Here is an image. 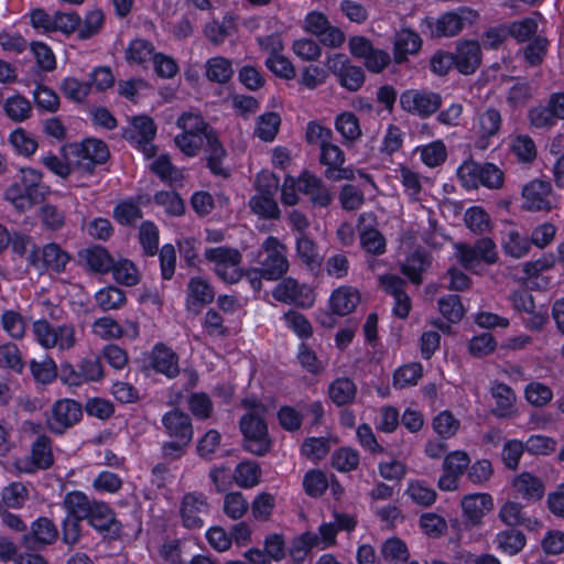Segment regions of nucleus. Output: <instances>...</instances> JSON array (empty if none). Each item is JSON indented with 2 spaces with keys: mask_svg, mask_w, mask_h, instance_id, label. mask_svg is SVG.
Masks as SVG:
<instances>
[{
  "mask_svg": "<svg viewBox=\"0 0 564 564\" xmlns=\"http://www.w3.org/2000/svg\"><path fill=\"white\" fill-rule=\"evenodd\" d=\"M249 411L240 420L243 434V448L257 456H263L271 449V440L264 422L265 406L260 403L243 402Z\"/></svg>",
  "mask_w": 564,
  "mask_h": 564,
  "instance_id": "1",
  "label": "nucleus"
},
{
  "mask_svg": "<svg viewBox=\"0 0 564 564\" xmlns=\"http://www.w3.org/2000/svg\"><path fill=\"white\" fill-rule=\"evenodd\" d=\"M478 19V13L469 8H459L457 11L445 12L438 18H425L423 25L431 39L453 37L459 34L464 23H473Z\"/></svg>",
  "mask_w": 564,
  "mask_h": 564,
  "instance_id": "2",
  "label": "nucleus"
},
{
  "mask_svg": "<svg viewBox=\"0 0 564 564\" xmlns=\"http://www.w3.org/2000/svg\"><path fill=\"white\" fill-rule=\"evenodd\" d=\"M457 175L467 188H477L479 184L488 188H500L503 184V172L492 163L464 162Z\"/></svg>",
  "mask_w": 564,
  "mask_h": 564,
  "instance_id": "3",
  "label": "nucleus"
},
{
  "mask_svg": "<svg viewBox=\"0 0 564 564\" xmlns=\"http://www.w3.org/2000/svg\"><path fill=\"white\" fill-rule=\"evenodd\" d=\"M261 251L265 257L260 261V274L265 280H279L289 270V260L286 258V247L276 237H268Z\"/></svg>",
  "mask_w": 564,
  "mask_h": 564,
  "instance_id": "4",
  "label": "nucleus"
},
{
  "mask_svg": "<svg viewBox=\"0 0 564 564\" xmlns=\"http://www.w3.org/2000/svg\"><path fill=\"white\" fill-rule=\"evenodd\" d=\"M33 332L36 340L45 348L58 347L69 349L75 343V329L72 325L52 327L46 319H39L33 323Z\"/></svg>",
  "mask_w": 564,
  "mask_h": 564,
  "instance_id": "5",
  "label": "nucleus"
},
{
  "mask_svg": "<svg viewBox=\"0 0 564 564\" xmlns=\"http://www.w3.org/2000/svg\"><path fill=\"white\" fill-rule=\"evenodd\" d=\"M442 96L431 90L408 89L400 96L401 108L421 118L435 113L442 106Z\"/></svg>",
  "mask_w": 564,
  "mask_h": 564,
  "instance_id": "6",
  "label": "nucleus"
},
{
  "mask_svg": "<svg viewBox=\"0 0 564 564\" xmlns=\"http://www.w3.org/2000/svg\"><path fill=\"white\" fill-rule=\"evenodd\" d=\"M54 464L52 441L46 435H39L32 443L30 456L15 462V467L21 473L34 474L45 470Z\"/></svg>",
  "mask_w": 564,
  "mask_h": 564,
  "instance_id": "7",
  "label": "nucleus"
},
{
  "mask_svg": "<svg viewBox=\"0 0 564 564\" xmlns=\"http://www.w3.org/2000/svg\"><path fill=\"white\" fill-rule=\"evenodd\" d=\"M83 416L82 404L72 399L57 400L51 408L47 425L51 432L63 434L74 426Z\"/></svg>",
  "mask_w": 564,
  "mask_h": 564,
  "instance_id": "8",
  "label": "nucleus"
},
{
  "mask_svg": "<svg viewBox=\"0 0 564 564\" xmlns=\"http://www.w3.org/2000/svg\"><path fill=\"white\" fill-rule=\"evenodd\" d=\"M319 163L325 165L324 176L333 182L343 180L352 181L355 172L351 167H345V153L332 142L319 144Z\"/></svg>",
  "mask_w": 564,
  "mask_h": 564,
  "instance_id": "9",
  "label": "nucleus"
},
{
  "mask_svg": "<svg viewBox=\"0 0 564 564\" xmlns=\"http://www.w3.org/2000/svg\"><path fill=\"white\" fill-rule=\"evenodd\" d=\"M327 68L334 74L341 87L357 91L365 83V72L360 66L352 65L345 54H335L327 61Z\"/></svg>",
  "mask_w": 564,
  "mask_h": 564,
  "instance_id": "10",
  "label": "nucleus"
},
{
  "mask_svg": "<svg viewBox=\"0 0 564 564\" xmlns=\"http://www.w3.org/2000/svg\"><path fill=\"white\" fill-rule=\"evenodd\" d=\"M377 216L375 213H362L358 217L357 230L362 250L372 256H381L386 252V238L376 228Z\"/></svg>",
  "mask_w": 564,
  "mask_h": 564,
  "instance_id": "11",
  "label": "nucleus"
},
{
  "mask_svg": "<svg viewBox=\"0 0 564 564\" xmlns=\"http://www.w3.org/2000/svg\"><path fill=\"white\" fill-rule=\"evenodd\" d=\"M273 297L282 303L299 307H311L315 302V293L306 284H300L293 278L283 279L274 289Z\"/></svg>",
  "mask_w": 564,
  "mask_h": 564,
  "instance_id": "12",
  "label": "nucleus"
},
{
  "mask_svg": "<svg viewBox=\"0 0 564 564\" xmlns=\"http://www.w3.org/2000/svg\"><path fill=\"white\" fill-rule=\"evenodd\" d=\"M552 185L550 182L533 180L522 188V208L530 212L552 210Z\"/></svg>",
  "mask_w": 564,
  "mask_h": 564,
  "instance_id": "13",
  "label": "nucleus"
},
{
  "mask_svg": "<svg viewBox=\"0 0 564 564\" xmlns=\"http://www.w3.org/2000/svg\"><path fill=\"white\" fill-rule=\"evenodd\" d=\"M209 505L203 495L186 494L182 499L181 517L185 528L195 530L204 525Z\"/></svg>",
  "mask_w": 564,
  "mask_h": 564,
  "instance_id": "14",
  "label": "nucleus"
},
{
  "mask_svg": "<svg viewBox=\"0 0 564 564\" xmlns=\"http://www.w3.org/2000/svg\"><path fill=\"white\" fill-rule=\"evenodd\" d=\"M57 529L52 520L42 517L32 523L31 531L22 536V544L29 550H36L51 544L57 539Z\"/></svg>",
  "mask_w": 564,
  "mask_h": 564,
  "instance_id": "15",
  "label": "nucleus"
},
{
  "mask_svg": "<svg viewBox=\"0 0 564 564\" xmlns=\"http://www.w3.org/2000/svg\"><path fill=\"white\" fill-rule=\"evenodd\" d=\"M162 423L171 438L192 442L194 434L192 420L185 412L174 409L163 415Z\"/></svg>",
  "mask_w": 564,
  "mask_h": 564,
  "instance_id": "16",
  "label": "nucleus"
},
{
  "mask_svg": "<svg viewBox=\"0 0 564 564\" xmlns=\"http://www.w3.org/2000/svg\"><path fill=\"white\" fill-rule=\"evenodd\" d=\"M67 148L78 158L88 161L86 169L89 171H93L96 164L105 163L109 158L107 144L97 139H87L82 143L69 144Z\"/></svg>",
  "mask_w": 564,
  "mask_h": 564,
  "instance_id": "17",
  "label": "nucleus"
},
{
  "mask_svg": "<svg viewBox=\"0 0 564 564\" xmlns=\"http://www.w3.org/2000/svg\"><path fill=\"white\" fill-rule=\"evenodd\" d=\"M455 66L459 73L469 75L476 72L481 62L480 44L477 41H460L454 54Z\"/></svg>",
  "mask_w": 564,
  "mask_h": 564,
  "instance_id": "18",
  "label": "nucleus"
},
{
  "mask_svg": "<svg viewBox=\"0 0 564 564\" xmlns=\"http://www.w3.org/2000/svg\"><path fill=\"white\" fill-rule=\"evenodd\" d=\"M299 189L308 195L315 206L327 207L333 202L332 194L322 178L307 171L303 172L299 178Z\"/></svg>",
  "mask_w": 564,
  "mask_h": 564,
  "instance_id": "19",
  "label": "nucleus"
},
{
  "mask_svg": "<svg viewBox=\"0 0 564 564\" xmlns=\"http://www.w3.org/2000/svg\"><path fill=\"white\" fill-rule=\"evenodd\" d=\"M502 117L498 109L487 108L478 116L479 139L476 142L478 149L485 150L488 147V139L495 137L500 131Z\"/></svg>",
  "mask_w": 564,
  "mask_h": 564,
  "instance_id": "20",
  "label": "nucleus"
},
{
  "mask_svg": "<svg viewBox=\"0 0 564 564\" xmlns=\"http://www.w3.org/2000/svg\"><path fill=\"white\" fill-rule=\"evenodd\" d=\"M512 487L516 492L527 501H540L545 492L543 481L539 477L527 471L518 475L513 479Z\"/></svg>",
  "mask_w": 564,
  "mask_h": 564,
  "instance_id": "21",
  "label": "nucleus"
},
{
  "mask_svg": "<svg viewBox=\"0 0 564 564\" xmlns=\"http://www.w3.org/2000/svg\"><path fill=\"white\" fill-rule=\"evenodd\" d=\"M422 46V39L419 33L403 29L395 34L394 40V61L398 64L406 61L408 54H416Z\"/></svg>",
  "mask_w": 564,
  "mask_h": 564,
  "instance_id": "22",
  "label": "nucleus"
},
{
  "mask_svg": "<svg viewBox=\"0 0 564 564\" xmlns=\"http://www.w3.org/2000/svg\"><path fill=\"white\" fill-rule=\"evenodd\" d=\"M206 139V148L205 151L207 153V166L210 172L215 175H219L223 177H228L229 172L221 166V161L226 156V150L220 143L218 135L215 130H209V134H207Z\"/></svg>",
  "mask_w": 564,
  "mask_h": 564,
  "instance_id": "23",
  "label": "nucleus"
},
{
  "mask_svg": "<svg viewBox=\"0 0 564 564\" xmlns=\"http://www.w3.org/2000/svg\"><path fill=\"white\" fill-rule=\"evenodd\" d=\"M329 302L333 313L344 316L357 307L360 302V295L356 289L341 286L332 293Z\"/></svg>",
  "mask_w": 564,
  "mask_h": 564,
  "instance_id": "24",
  "label": "nucleus"
},
{
  "mask_svg": "<svg viewBox=\"0 0 564 564\" xmlns=\"http://www.w3.org/2000/svg\"><path fill=\"white\" fill-rule=\"evenodd\" d=\"M431 259L429 254L421 250H415L401 265V272L409 278V280L420 285L423 282L422 274L430 268Z\"/></svg>",
  "mask_w": 564,
  "mask_h": 564,
  "instance_id": "25",
  "label": "nucleus"
},
{
  "mask_svg": "<svg viewBox=\"0 0 564 564\" xmlns=\"http://www.w3.org/2000/svg\"><path fill=\"white\" fill-rule=\"evenodd\" d=\"M494 507V501L488 494H474L464 497L462 508L469 520L477 522L485 513L489 512Z\"/></svg>",
  "mask_w": 564,
  "mask_h": 564,
  "instance_id": "26",
  "label": "nucleus"
},
{
  "mask_svg": "<svg viewBox=\"0 0 564 564\" xmlns=\"http://www.w3.org/2000/svg\"><path fill=\"white\" fill-rule=\"evenodd\" d=\"M178 358L177 355L166 348L164 345H156L153 350L152 366L161 373L166 375L169 378H174L178 375Z\"/></svg>",
  "mask_w": 564,
  "mask_h": 564,
  "instance_id": "27",
  "label": "nucleus"
},
{
  "mask_svg": "<svg viewBox=\"0 0 564 564\" xmlns=\"http://www.w3.org/2000/svg\"><path fill=\"white\" fill-rule=\"evenodd\" d=\"M93 501L82 491H72L64 497L63 507L67 511V517L85 520L89 517Z\"/></svg>",
  "mask_w": 564,
  "mask_h": 564,
  "instance_id": "28",
  "label": "nucleus"
},
{
  "mask_svg": "<svg viewBox=\"0 0 564 564\" xmlns=\"http://www.w3.org/2000/svg\"><path fill=\"white\" fill-rule=\"evenodd\" d=\"M491 393L496 400V406L492 409V414L497 417L510 416L516 401L513 390L505 383H498L491 389Z\"/></svg>",
  "mask_w": 564,
  "mask_h": 564,
  "instance_id": "29",
  "label": "nucleus"
},
{
  "mask_svg": "<svg viewBox=\"0 0 564 564\" xmlns=\"http://www.w3.org/2000/svg\"><path fill=\"white\" fill-rule=\"evenodd\" d=\"M205 67V75L213 83L226 84L234 74L231 61L223 56L209 58Z\"/></svg>",
  "mask_w": 564,
  "mask_h": 564,
  "instance_id": "30",
  "label": "nucleus"
},
{
  "mask_svg": "<svg viewBox=\"0 0 564 564\" xmlns=\"http://www.w3.org/2000/svg\"><path fill=\"white\" fill-rule=\"evenodd\" d=\"M328 393L330 400L341 406L354 401L357 387L354 381L348 378H338L329 386Z\"/></svg>",
  "mask_w": 564,
  "mask_h": 564,
  "instance_id": "31",
  "label": "nucleus"
},
{
  "mask_svg": "<svg viewBox=\"0 0 564 564\" xmlns=\"http://www.w3.org/2000/svg\"><path fill=\"white\" fill-rule=\"evenodd\" d=\"M6 115L14 122H23L32 115V105L28 98L18 94L9 97L3 105Z\"/></svg>",
  "mask_w": 564,
  "mask_h": 564,
  "instance_id": "32",
  "label": "nucleus"
},
{
  "mask_svg": "<svg viewBox=\"0 0 564 564\" xmlns=\"http://www.w3.org/2000/svg\"><path fill=\"white\" fill-rule=\"evenodd\" d=\"M498 547L509 555L518 554L525 545V535L513 528L500 531L496 535Z\"/></svg>",
  "mask_w": 564,
  "mask_h": 564,
  "instance_id": "33",
  "label": "nucleus"
},
{
  "mask_svg": "<svg viewBox=\"0 0 564 564\" xmlns=\"http://www.w3.org/2000/svg\"><path fill=\"white\" fill-rule=\"evenodd\" d=\"M296 253L312 271L321 267L322 258L318 254L317 246L305 234L300 235L296 239Z\"/></svg>",
  "mask_w": 564,
  "mask_h": 564,
  "instance_id": "34",
  "label": "nucleus"
},
{
  "mask_svg": "<svg viewBox=\"0 0 564 564\" xmlns=\"http://www.w3.org/2000/svg\"><path fill=\"white\" fill-rule=\"evenodd\" d=\"M87 520L99 531H108L116 524V518L112 510L106 503L95 500L93 501Z\"/></svg>",
  "mask_w": 564,
  "mask_h": 564,
  "instance_id": "35",
  "label": "nucleus"
},
{
  "mask_svg": "<svg viewBox=\"0 0 564 564\" xmlns=\"http://www.w3.org/2000/svg\"><path fill=\"white\" fill-rule=\"evenodd\" d=\"M533 97L531 84L525 79H517L506 95V101L511 109L523 108Z\"/></svg>",
  "mask_w": 564,
  "mask_h": 564,
  "instance_id": "36",
  "label": "nucleus"
},
{
  "mask_svg": "<svg viewBox=\"0 0 564 564\" xmlns=\"http://www.w3.org/2000/svg\"><path fill=\"white\" fill-rule=\"evenodd\" d=\"M215 292L212 285L199 276L188 282V303L206 305L214 301Z\"/></svg>",
  "mask_w": 564,
  "mask_h": 564,
  "instance_id": "37",
  "label": "nucleus"
},
{
  "mask_svg": "<svg viewBox=\"0 0 564 564\" xmlns=\"http://www.w3.org/2000/svg\"><path fill=\"white\" fill-rule=\"evenodd\" d=\"M85 260L87 265L95 272L106 273L113 265V258L100 246H95L85 251Z\"/></svg>",
  "mask_w": 564,
  "mask_h": 564,
  "instance_id": "38",
  "label": "nucleus"
},
{
  "mask_svg": "<svg viewBox=\"0 0 564 564\" xmlns=\"http://www.w3.org/2000/svg\"><path fill=\"white\" fill-rule=\"evenodd\" d=\"M113 279L123 285L133 286L140 281V275L134 263L128 259L113 261L111 270Z\"/></svg>",
  "mask_w": 564,
  "mask_h": 564,
  "instance_id": "39",
  "label": "nucleus"
},
{
  "mask_svg": "<svg viewBox=\"0 0 564 564\" xmlns=\"http://www.w3.org/2000/svg\"><path fill=\"white\" fill-rule=\"evenodd\" d=\"M69 261V256L57 243H48L42 249V263L44 269L61 272Z\"/></svg>",
  "mask_w": 564,
  "mask_h": 564,
  "instance_id": "40",
  "label": "nucleus"
},
{
  "mask_svg": "<svg viewBox=\"0 0 564 564\" xmlns=\"http://www.w3.org/2000/svg\"><path fill=\"white\" fill-rule=\"evenodd\" d=\"M249 206L254 214L267 219H279L280 209L278 203L272 195H256L250 202Z\"/></svg>",
  "mask_w": 564,
  "mask_h": 564,
  "instance_id": "41",
  "label": "nucleus"
},
{
  "mask_svg": "<svg viewBox=\"0 0 564 564\" xmlns=\"http://www.w3.org/2000/svg\"><path fill=\"white\" fill-rule=\"evenodd\" d=\"M178 128L189 134L207 137L209 130H214L199 113L184 112L176 121Z\"/></svg>",
  "mask_w": 564,
  "mask_h": 564,
  "instance_id": "42",
  "label": "nucleus"
},
{
  "mask_svg": "<svg viewBox=\"0 0 564 564\" xmlns=\"http://www.w3.org/2000/svg\"><path fill=\"white\" fill-rule=\"evenodd\" d=\"M205 258L215 263V269L220 268L221 264L224 267L229 264H240L242 260V256L237 249L227 247L206 249Z\"/></svg>",
  "mask_w": 564,
  "mask_h": 564,
  "instance_id": "43",
  "label": "nucleus"
},
{
  "mask_svg": "<svg viewBox=\"0 0 564 564\" xmlns=\"http://www.w3.org/2000/svg\"><path fill=\"white\" fill-rule=\"evenodd\" d=\"M95 299L102 311L117 310L126 303L124 292L116 286H107L99 290Z\"/></svg>",
  "mask_w": 564,
  "mask_h": 564,
  "instance_id": "44",
  "label": "nucleus"
},
{
  "mask_svg": "<svg viewBox=\"0 0 564 564\" xmlns=\"http://www.w3.org/2000/svg\"><path fill=\"white\" fill-rule=\"evenodd\" d=\"M261 470L257 463H240L235 470V481L239 487L251 488L259 484Z\"/></svg>",
  "mask_w": 564,
  "mask_h": 564,
  "instance_id": "45",
  "label": "nucleus"
},
{
  "mask_svg": "<svg viewBox=\"0 0 564 564\" xmlns=\"http://www.w3.org/2000/svg\"><path fill=\"white\" fill-rule=\"evenodd\" d=\"M381 554L389 564H399L409 558V550L399 538L388 539L381 546Z\"/></svg>",
  "mask_w": 564,
  "mask_h": 564,
  "instance_id": "46",
  "label": "nucleus"
},
{
  "mask_svg": "<svg viewBox=\"0 0 564 564\" xmlns=\"http://www.w3.org/2000/svg\"><path fill=\"white\" fill-rule=\"evenodd\" d=\"M423 368L420 362H412L404 365L395 370L393 376V386L399 389H404L417 383L422 377Z\"/></svg>",
  "mask_w": 564,
  "mask_h": 564,
  "instance_id": "47",
  "label": "nucleus"
},
{
  "mask_svg": "<svg viewBox=\"0 0 564 564\" xmlns=\"http://www.w3.org/2000/svg\"><path fill=\"white\" fill-rule=\"evenodd\" d=\"M465 225L474 232L481 235L490 228V217L481 207L468 208L464 215Z\"/></svg>",
  "mask_w": 564,
  "mask_h": 564,
  "instance_id": "48",
  "label": "nucleus"
},
{
  "mask_svg": "<svg viewBox=\"0 0 564 564\" xmlns=\"http://www.w3.org/2000/svg\"><path fill=\"white\" fill-rule=\"evenodd\" d=\"M142 217L140 206L131 199L119 203L113 209V218L123 226H131Z\"/></svg>",
  "mask_w": 564,
  "mask_h": 564,
  "instance_id": "49",
  "label": "nucleus"
},
{
  "mask_svg": "<svg viewBox=\"0 0 564 564\" xmlns=\"http://www.w3.org/2000/svg\"><path fill=\"white\" fill-rule=\"evenodd\" d=\"M438 310L441 314L451 323H458L465 314V308L460 302V297L451 294L438 300Z\"/></svg>",
  "mask_w": 564,
  "mask_h": 564,
  "instance_id": "50",
  "label": "nucleus"
},
{
  "mask_svg": "<svg viewBox=\"0 0 564 564\" xmlns=\"http://www.w3.org/2000/svg\"><path fill=\"white\" fill-rule=\"evenodd\" d=\"M139 241L147 256H154L159 250V229L152 221H144L139 229Z\"/></svg>",
  "mask_w": 564,
  "mask_h": 564,
  "instance_id": "51",
  "label": "nucleus"
},
{
  "mask_svg": "<svg viewBox=\"0 0 564 564\" xmlns=\"http://www.w3.org/2000/svg\"><path fill=\"white\" fill-rule=\"evenodd\" d=\"M281 118L276 112H267L259 117L256 134L263 141H272L278 134Z\"/></svg>",
  "mask_w": 564,
  "mask_h": 564,
  "instance_id": "52",
  "label": "nucleus"
},
{
  "mask_svg": "<svg viewBox=\"0 0 564 564\" xmlns=\"http://www.w3.org/2000/svg\"><path fill=\"white\" fill-rule=\"evenodd\" d=\"M29 499V490L22 482H12L2 490V502L8 508H21Z\"/></svg>",
  "mask_w": 564,
  "mask_h": 564,
  "instance_id": "53",
  "label": "nucleus"
},
{
  "mask_svg": "<svg viewBox=\"0 0 564 564\" xmlns=\"http://www.w3.org/2000/svg\"><path fill=\"white\" fill-rule=\"evenodd\" d=\"M336 129L347 141H356L361 135L358 118L351 112L339 115L335 122Z\"/></svg>",
  "mask_w": 564,
  "mask_h": 564,
  "instance_id": "54",
  "label": "nucleus"
},
{
  "mask_svg": "<svg viewBox=\"0 0 564 564\" xmlns=\"http://www.w3.org/2000/svg\"><path fill=\"white\" fill-rule=\"evenodd\" d=\"M132 127L133 129L124 131L126 139H135V132L139 134V139H154L156 134L154 121L148 116L133 117Z\"/></svg>",
  "mask_w": 564,
  "mask_h": 564,
  "instance_id": "55",
  "label": "nucleus"
},
{
  "mask_svg": "<svg viewBox=\"0 0 564 564\" xmlns=\"http://www.w3.org/2000/svg\"><path fill=\"white\" fill-rule=\"evenodd\" d=\"M249 508L247 499L241 492H229L225 496L224 512L232 520L242 518Z\"/></svg>",
  "mask_w": 564,
  "mask_h": 564,
  "instance_id": "56",
  "label": "nucleus"
},
{
  "mask_svg": "<svg viewBox=\"0 0 564 564\" xmlns=\"http://www.w3.org/2000/svg\"><path fill=\"white\" fill-rule=\"evenodd\" d=\"M446 158V147L441 140L431 142L421 149V159L430 167L441 165L445 162Z\"/></svg>",
  "mask_w": 564,
  "mask_h": 564,
  "instance_id": "57",
  "label": "nucleus"
},
{
  "mask_svg": "<svg viewBox=\"0 0 564 564\" xmlns=\"http://www.w3.org/2000/svg\"><path fill=\"white\" fill-rule=\"evenodd\" d=\"M105 22V15L101 10L96 9L88 12L84 19L83 26L78 28V39L88 40L99 33Z\"/></svg>",
  "mask_w": 564,
  "mask_h": 564,
  "instance_id": "58",
  "label": "nucleus"
},
{
  "mask_svg": "<svg viewBox=\"0 0 564 564\" xmlns=\"http://www.w3.org/2000/svg\"><path fill=\"white\" fill-rule=\"evenodd\" d=\"M530 249L531 241L529 238L521 236L518 231H509L508 238L503 243V250L507 254L513 258H521L525 256Z\"/></svg>",
  "mask_w": 564,
  "mask_h": 564,
  "instance_id": "59",
  "label": "nucleus"
},
{
  "mask_svg": "<svg viewBox=\"0 0 564 564\" xmlns=\"http://www.w3.org/2000/svg\"><path fill=\"white\" fill-rule=\"evenodd\" d=\"M528 119L530 123L538 129L551 128L557 122L547 102L546 105H539L531 108L528 112Z\"/></svg>",
  "mask_w": 564,
  "mask_h": 564,
  "instance_id": "60",
  "label": "nucleus"
},
{
  "mask_svg": "<svg viewBox=\"0 0 564 564\" xmlns=\"http://www.w3.org/2000/svg\"><path fill=\"white\" fill-rule=\"evenodd\" d=\"M90 83H82L74 77H67L61 85L63 95L76 102H82L90 91Z\"/></svg>",
  "mask_w": 564,
  "mask_h": 564,
  "instance_id": "61",
  "label": "nucleus"
},
{
  "mask_svg": "<svg viewBox=\"0 0 564 564\" xmlns=\"http://www.w3.org/2000/svg\"><path fill=\"white\" fill-rule=\"evenodd\" d=\"M30 48L35 57L37 66L44 72L56 68V58L48 45L43 42H32Z\"/></svg>",
  "mask_w": 564,
  "mask_h": 564,
  "instance_id": "62",
  "label": "nucleus"
},
{
  "mask_svg": "<svg viewBox=\"0 0 564 564\" xmlns=\"http://www.w3.org/2000/svg\"><path fill=\"white\" fill-rule=\"evenodd\" d=\"M154 202L160 206H164L166 213L172 216H181L185 212V204L175 192H158L154 195Z\"/></svg>",
  "mask_w": 564,
  "mask_h": 564,
  "instance_id": "63",
  "label": "nucleus"
},
{
  "mask_svg": "<svg viewBox=\"0 0 564 564\" xmlns=\"http://www.w3.org/2000/svg\"><path fill=\"white\" fill-rule=\"evenodd\" d=\"M511 151L521 162L529 163L536 158V148L529 135H518L512 140Z\"/></svg>",
  "mask_w": 564,
  "mask_h": 564,
  "instance_id": "64",
  "label": "nucleus"
}]
</instances>
